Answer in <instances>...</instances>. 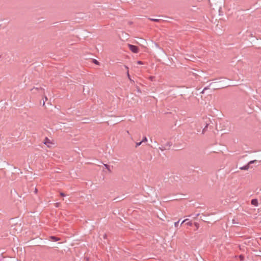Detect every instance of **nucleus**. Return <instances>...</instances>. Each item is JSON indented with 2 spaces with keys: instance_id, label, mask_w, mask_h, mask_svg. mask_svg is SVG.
<instances>
[{
  "instance_id": "obj_1",
  "label": "nucleus",
  "mask_w": 261,
  "mask_h": 261,
  "mask_svg": "<svg viewBox=\"0 0 261 261\" xmlns=\"http://www.w3.org/2000/svg\"><path fill=\"white\" fill-rule=\"evenodd\" d=\"M129 49L134 53H138L139 52V48L137 46L128 44Z\"/></svg>"
},
{
  "instance_id": "obj_2",
  "label": "nucleus",
  "mask_w": 261,
  "mask_h": 261,
  "mask_svg": "<svg viewBox=\"0 0 261 261\" xmlns=\"http://www.w3.org/2000/svg\"><path fill=\"white\" fill-rule=\"evenodd\" d=\"M253 162H254L253 161H250L248 165H245V166H244L243 167H241L240 168V169L241 170H248L249 169V164H252Z\"/></svg>"
},
{
  "instance_id": "obj_3",
  "label": "nucleus",
  "mask_w": 261,
  "mask_h": 261,
  "mask_svg": "<svg viewBox=\"0 0 261 261\" xmlns=\"http://www.w3.org/2000/svg\"><path fill=\"white\" fill-rule=\"evenodd\" d=\"M186 222V224L189 225V226H192V223L191 221H189V219H186L185 220H184L182 222H181V224H183L184 223Z\"/></svg>"
},
{
  "instance_id": "obj_4",
  "label": "nucleus",
  "mask_w": 261,
  "mask_h": 261,
  "mask_svg": "<svg viewBox=\"0 0 261 261\" xmlns=\"http://www.w3.org/2000/svg\"><path fill=\"white\" fill-rule=\"evenodd\" d=\"M251 204L255 206H258V200L256 199H253L251 200Z\"/></svg>"
},
{
  "instance_id": "obj_5",
  "label": "nucleus",
  "mask_w": 261,
  "mask_h": 261,
  "mask_svg": "<svg viewBox=\"0 0 261 261\" xmlns=\"http://www.w3.org/2000/svg\"><path fill=\"white\" fill-rule=\"evenodd\" d=\"M50 239H51V240H53L54 241H59L60 240L59 238H57V237H56L55 236H51L50 237Z\"/></svg>"
},
{
  "instance_id": "obj_6",
  "label": "nucleus",
  "mask_w": 261,
  "mask_h": 261,
  "mask_svg": "<svg viewBox=\"0 0 261 261\" xmlns=\"http://www.w3.org/2000/svg\"><path fill=\"white\" fill-rule=\"evenodd\" d=\"M125 68L127 69V70H128V68L127 66H125ZM127 75L128 78L129 79V80L130 81H132V79H130V75H129V72H128V70H127Z\"/></svg>"
},
{
  "instance_id": "obj_7",
  "label": "nucleus",
  "mask_w": 261,
  "mask_h": 261,
  "mask_svg": "<svg viewBox=\"0 0 261 261\" xmlns=\"http://www.w3.org/2000/svg\"><path fill=\"white\" fill-rule=\"evenodd\" d=\"M104 166L106 169H107L109 172H111V169L110 166L107 164H104Z\"/></svg>"
},
{
  "instance_id": "obj_8",
  "label": "nucleus",
  "mask_w": 261,
  "mask_h": 261,
  "mask_svg": "<svg viewBox=\"0 0 261 261\" xmlns=\"http://www.w3.org/2000/svg\"><path fill=\"white\" fill-rule=\"evenodd\" d=\"M147 138L146 137H144L142 140L141 141L142 143L146 142L147 141Z\"/></svg>"
},
{
  "instance_id": "obj_9",
  "label": "nucleus",
  "mask_w": 261,
  "mask_h": 261,
  "mask_svg": "<svg viewBox=\"0 0 261 261\" xmlns=\"http://www.w3.org/2000/svg\"><path fill=\"white\" fill-rule=\"evenodd\" d=\"M149 19L151 21H155V22H159L160 21V19H158L149 18Z\"/></svg>"
},
{
  "instance_id": "obj_10",
  "label": "nucleus",
  "mask_w": 261,
  "mask_h": 261,
  "mask_svg": "<svg viewBox=\"0 0 261 261\" xmlns=\"http://www.w3.org/2000/svg\"><path fill=\"white\" fill-rule=\"evenodd\" d=\"M179 221H180V220H179L178 221L175 222L174 223V226H175V227H178V223H179Z\"/></svg>"
},
{
  "instance_id": "obj_11",
  "label": "nucleus",
  "mask_w": 261,
  "mask_h": 261,
  "mask_svg": "<svg viewBox=\"0 0 261 261\" xmlns=\"http://www.w3.org/2000/svg\"><path fill=\"white\" fill-rule=\"evenodd\" d=\"M142 142H137L136 144V147H137L138 146H139L141 144H142Z\"/></svg>"
},
{
  "instance_id": "obj_12",
  "label": "nucleus",
  "mask_w": 261,
  "mask_h": 261,
  "mask_svg": "<svg viewBox=\"0 0 261 261\" xmlns=\"http://www.w3.org/2000/svg\"><path fill=\"white\" fill-rule=\"evenodd\" d=\"M160 149L162 151H163L165 149V147H163V146H162V147H159Z\"/></svg>"
},
{
  "instance_id": "obj_13",
  "label": "nucleus",
  "mask_w": 261,
  "mask_h": 261,
  "mask_svg": "<svg viewBox=\"0 0 261 261\" xmlns=\"http://www.w3.org/2000/svg\"><path fill=\"white\" fill-rule=\"evenodd\" d=\"M208 89V87H205V88L203 89V90H202V91L201 92V93H204V91H205V90H207V89Z\"/></svg>"
},
{
  "instance_id": "obj_14",
  "label": "nucleus",
  "mask_w": 261,
  "mask_h": 261,
  "mask_svg": "<svg viewBox=\"0 0 261 261\" xmlns=\"http://www.w3.org/2000/svg\"><path fill=\"white\" fill-rule=\"evenodd\" d=\"M137 64H143V63L141 61H137Z\"/></svg>"
},
{
  "instance_id": "obj_15",
  "label": "nucleus",
  "mask_w": 261,
  "mask_h": 261,
  "mask_svg": "<svg viewBox=\"0 0 261 261\" xmlns=\"http://www.w3.org/2000/svg\"><path fill=\"white\" fill-rule=\"evenodd\" d=\"M167 145H168V146H169V147H170V146H171V143H170V142H168V143H167Z\"/></svg>"
},
{
  "instance_id": "obj_16",
  "label": "nucleus",
  "mask_w": 261,
  "mask_h": 261,
  "mask_svg": "<svg viewBox=\"0 0 261 261\" xmlns=\"http://www.w3.org/2000/svg\"><path fill=\"white\" fill-rule=\"evenodd\" d=\"M207 127V124L205 126V128H203V131H202V132H203V133H204V132L205 131V129H206V128Z\"/></svg>"
},
{
  "instance_id": "obj_17",
  "label": "nucleus",
  "mask_w": 261,
  "mask_h": 261,
  "mask_svg": "<svg viewBox=\"0 0 261 261\" xmlns=\"http://www.w3.org/2000/svg\"><path fill=\"white\" fill-rule=\"evenodd\" d=\"M195 225L196 226L197 228L198 227V224L197 223H195Z\"/></svg>"
},
{
  "instance_id": "obj_18",
  "label": "nucleus",
  "mask_w": 261,
  "mask_h": 261,
  "mask_svg": "<svg viewBox=\"0 0 261 261\" xmlns=\"http://www.w3.org/2000/svg\"><path fill=\"white\" fill-rule=\"evenodd\" d=\"M60 195H61L62 196H65V194H64L63 193H60Z\"/></svg>"
},
{
  "instance_id": "obj_19",
  "label": "nucleus",
  "mask_w": 261,
  "mask_h": 261,
  "mask_svg": "<svg viewBox=\"0 0 261 261\" xmlns=\"http://www.w3.org/2000/svg\"><path fill=\"white\" fill-rule=\"evenodd\" d=\"M44 98H45V101L47 100V98L46 96H45Z\"/></svg>"
},
{
  "instance_id": "obj_20",
  "label": "nucleus",
  "mask_w": 261,
  "mask_h": 261,
  "mask_svg": "<svg viewBox=\"0 0 261 261\" xmlns=\"http://www.w3.org/2000/svg\"><path fill=\"white\" fill-rule=\"evenodd\" d=\"M94 62H95L96 64H97V63H98V62H97L96 60H95Z\"/></svg>"
},
{
  "instance_id": "obj_21",
  "label": "nucleus",
  "mask_w": 261,
  "mask_h": 261,
  "mask_svg": "<svg viewBox=\"0 0 261 261\" xmlns=\"http://www.w3.org/2000/svg\"><path fill=\"white\" fill-rule=\"evenodd\" d=\"M35 193H37V190L36 188L35 189Z\"/></svg>"
},
{
  "instance_id": "obj_22",
  "label": "nucleus",
  "mask_w": 261,
  "mask_h": 261,
  "mask_svg": "<svg viewBox=\"0 0 261 261\" xmlns=\"http://www.w3.org/2000/svg\"><path fill=\"white\" fill-rule=\"evenodd\" d=\"M45 105V101H43V105L44 106Z\"/></svg>"
},
{
  "instance_id": "obj_23",
  "label": "nucleus",
  "mask_w": 261,
  "mask_h": 261,
  "mask_svg": "<svg viewBox=\"0 0 261 261\" xmlns=\"http://www.w3.org/2000/svg\"><path fill=\"white\" fill-rule=\"evenodd\" d=\"M150 78V79L152 80V79H153V77H152V76H151Z\"/></svg>"
},
{
  "instance_id": "obj_24",
  "label": "nucleus",
  "mask_w": 261,
  "mask_h": 261,
  "mask_svg": "<svg viewBox=\"0 0 261 261\" xmlns=\"http://www.w3.org/2000/svg\"><path fill=\"white\" fill-rule=\"evenodd\" d=\"M34 89L38 90V88H34ZM32 90H33V89Z\"/></svg>"
},
{
  "instance_id": "obj_25",
  "label": "nucleus",
  "mask_w": 261,
  "mask_h": 261,
  "mask_svg": "<svg viewBox=\"0 0 261 261\" xmlns=\"http://www.w3.org/2000/svg\"><path fill=\"white\" fill-rule=\"evenodd\" d=\"M259 239H260V240H261V238H260Z\"/></svg>"
}]
</instances>
